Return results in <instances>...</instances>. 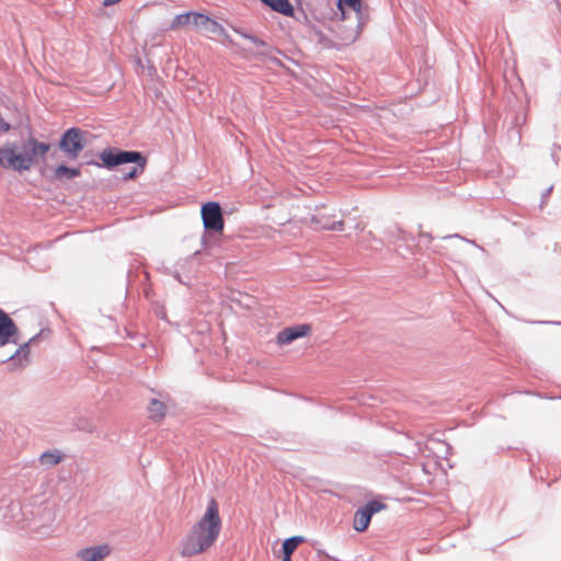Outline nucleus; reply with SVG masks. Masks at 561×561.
Segmentation results:
<instances>
[{
	"instance_id": "16",
	"label": "nucleus",
	"mask_w": 561,
	"mask_h": 561,
	"mask_svg": "<svg viewBox=\"0 0 561 561\" xmlns=\"http://www.w3.org/2000/svg\"><path fill=\"white\" fill-rule=\"evenodd\" d=\"M191 19H192V13L191 12H187V13H183V14H179L176 15L173 21L171 22V30H179L187 24L191 23Z\"/></svg>"
},
{
	"instance_id": "2",
	"label": "nucleus",
	"mask_w": 561,
	"mask_h": 561,
	"mask_svg": "<svg viewBox=\"0 0 561 561\" xmlns=\"http://www.w3.org/2000/svg\"><path fill=\"white\" fill-rule=\"evenodd\" d=\"M50 149V145L41 142L34 137H28L22 145L5 144L0 148V165L14 171H27L43 158Z\"/></svg>"
},
{
	"instance_id": "4",
	"label": "nucleus",
	"mask_w": 561,
	"mask_h": 561,
	"mask_svg": "<svg viewBox=\"0 0 561 561\" xmlns=\"http://www.w3.org/2000/svg\"><path fill=\"white\" fill-rule=\"evenodd\" d=\"M84 133L79 128H70L62 135L59 147L71 159H77L85 146Z\"/></svg>"
},
{
	"instance_id": "23",
	"label": "nucleus",
	"mask_w": 561,
	"mask_h": 561,
	"mask_svg": "<svg viewBox=\"0 0 561 561\" xmlns=\"http://www.w3.org/2000/svg\"><path fill=\"white\" fill-rule=\"evenodd\" d=\"M20 351H27V344H24V346H22Z\"/></svg>"
},
{
	"instance_id": "6",
	"label": "nucleus",
	"mask_w": 561,
	"mask_h": 561,
	"mask_svg": "<svg viewBox=\"0 0 561 561\" xmlns=\"http://www.w3.org/2000/svg\"><path fill=\"white\" fill-rule=\"evenodd\" d=\"M387 508L385 503L379 501H370L365 506L358 508L353 518V528L358 531H365L371 520V516Z\"/></svg>"
},
{
	"instance_id": "15",
	"label": "nucleus",
	"mask_w": 561,
	"mask_h": 561,
	"mask_svg": "<svg viewBox=\"0 0 561 561\" xmlns=\"http://www.w3.org/2000/svg\"><path fill=\"white\" fill-rule=\"evenodd\" d=\"M305 541L304 537L300 536H294L288 539H286L283 542V554L285 556H291L294 551L298 548L300 543Z\"/></svg>"
},
{
	"instance_id": "17",
	"label": "nucleus",
	"mask_w": 561,
	"mask_h": 561,
	"mask_svg": "<svg viewBox=\"0 0 561 561\" xmlns=\"http://www.w3.org/2000/svg\"><path fill=\"white\" fill-rule=\"evenodd\" d=\"M39 460L43 465L54 466L61 461V456L55 453H44Z\"/></svg>"
},
{
	"instance_id": "1",
	"label": "nucleus",
	"mask_w": 561,
	"mask_h": 561,
	"mask_svg": "<svg viewBox=\"0 0 561 561\" xmlns=\"http://www.w3.org/2000/svg\"><path fill=\"white\" fill-rule=\"evenodd\" d=\"M222 522L219 505L213 497L203 516L192 526L181 546V556L190 558L208 551L218 540Z\"/></svg>"
},
{
	"instance_id": "21",
	"label": "nucleus",
	"mask_w": 561,
	"mask_h": 561,
	"mask_svg": "<svg viewBox=\"0 0 561 561\" xmlns=\"http://www.w3.org/2000/svg\"><path fill=\"white\" fill-rule=\"evenodd\" d=\"M256 47H261V46H264L265 43L260 39V38H256V37H252V36H247Z\"/></svg>"
},
{
	"instance_id": "20",
	"label": "nucleus",
	"mask_w": 561,
	"mask_h": 561,
	"mask_svg": "<svg viewBox=\"0 0 561 561\" xmlns=\"http://www.w3.org/2000/svg\"><path fill=\"white\" fill-rule=\"evenodd\" d=\"M10 129V124L7 123L2 117H0V130L2 133H7Z\"/></svg>"
},
{
	"instance_id": "10",
	"label": "nucleus",
	"mask_w": 561,
	"mask_h": 561,
	"mask_svg": "<svg viewBox=\"0 0 561 561\" xmlns=\"http://www.w3.org/2000/svg\"><path fill=\"white\" fill-rule=\"evenodd\" d=\"M111 550V547L104 543L81 549L77 556L81 561H102L107 556H110Z\"/></svg>"
},
{
	"instance_id": "12",
	"label": "nucleus",
	"mask_w": 561,
	"mask_h": 561,
	"mask_svg": "<svg viewBox=\"0 0 561 561\" xmlns=\"http://www.w3.org/2000/svg\"><path fill=\"white\" fill-rule=\"evenodd\" d=\"M149 416L154 421H161L167 413V405L157 399H152L148 407Z\"/></svg>"
},
{
	"instance_id": "7",
	"label": "nucleus",
	"mask_w": 561,
	"mask_h": 561,
	"mask_svg": "<svg viewBox=\"0 0 561 561\" xmlns=\"http://www.w3.org/2000/svg\"><path fill=\"white\" fill-rule=\"evenodd\" d=\"M202 219L207 230L215 232H221L224 230L225 221L221 207L218 203L209 202L204 204L202 207Z\"/></svg>"
},
{
	"instance_id": "13",
	"label": "nucleus",
	"mask_w": 561,
	"mask_h": 561,
	"mask_svg": "<svg viewBox=\"0 0 561 561\" xmlns=\"http://www.w3.org/2000/svg\"><path fill=\"white\" fill-rule=\"evenodd\" d=\"M337 8L341 12L342 19H345L346 10H352L360 14L362 0H337Z\"/></svg>"
},
{
	"instance_id": "18",
	"label": "nucleus",
	"mask_w": 561,
	"mask_h": 561,
	"mask_svg": "<svg viewBox=\"0 0 561 561\" xmlns=\"http://www.w3.org/2000/svg\"><path fill=\"white\" fill-rule=\"evenodd\" d=\"M203 28L210 33L224 32V27L215 20H211L209 16H207V22H205Z\"/></svg>"
},
{
	"instance_id": "19",
	"label": "nucleus",
	"mask_w": 561,
	"mask_h": 561,
	"mask_svg": "<svg viewBox=\"0 0 561 561\" xmlns=\"http://www.w3.org/2000/svg\"><path fill=\"white\" fill-rule=\"evenodd\" d=\"M191 13H192V19H191L190 24H193L196 27H204L205 22H207V15H204V14L197 13V12H191Z\"/></svg>"
},
{
	"instance_id": "11",
	"label": "nucleus",
	"mask_w": 561,
	"mask_h": 561,
	"mask_svg": "<svg viewBox=\"0 0 561 561\" xmlns=\"http://www.w3.org/2000/svg\"><path fill=\"white\" fill-rule=\"evenodd\" d=\"M274 11L282 13L286 16L294 15V8L288 0H261Z\"/></svg>"
},
{
	"instance_id": "22",
	"label": "nucleus",
	"mask_w": 561,
	"mask_h": 561,
	"mask_svg": "<svg viewBox=\"0 0 561 561\" xmlns=\"http://www.w3.org/2000/svg\"><path fill=\"white\" fill-rule=\"evenodd\" d=\"M282 561H291V556H283V560Z\"/></svg>"
},
{
	"instance_id": "3",
	"label": "nucleus",
	"mask_w": 561,
	"mask_h": 561,
	"mask_svg": "<svg viewBox=\"0 0 561 561\" xmlns=\"http://www.w3.org/2000/svg\"><path fill=\"white\" fill-rule=\"evenodd\" d=\"M101 160L107 168L116 167L123 163H136L131 171L124 175L125 180L134 179L141 174L146 168L147 160L137 151H122V150H103Z\"/></svg>"
},
{
	"instance_id": "5",
	"label": "nucleus",
	"mask_w": 561,
	"mask_h": 561,
	"mask_svg": "<svg viewBox=\"0 0 561 561\" xmlns=\"http://www.w3.org/2000/svg\"><path fill=\"white\" fill-rule=\"evenodd\" d=\"M310 221L317 229L342 230L344 226L343 219H337L335 209L325 206L318 207Z\"/></svg>"
},
{
	"instance_id": "14",
	"label": "nucleus",
	"mask_w": 561,
	"mask_h": 561,
	"mask_svg": "<svg viewBox=\"0 0 561 561\" xmlns=\"http://www.w3.org/2000/svg\"><path fill=\"white\" fill-rule=\"evenodd\" d=\"M81 174L80 168H68L66 165H59L55 169V178L58 180H70Z\"/></svg>"
},
{
	"instance_id": "9",
	"label": "nucleus",
	"mask_w": 561,
	"mask_h": 561,
	"mask_svg": "<svg viewBox=\"0 0 561 561\" xmlns=\"http://www.w3.org/2000/svg\"><path fill=\"white\" fill-rule=\"evenodd\" d=\"M18 327L14 321L0 309V346L9 343H16Z\"/></svg>"
},
{
	"instance_id": "8",
	"label": "nucleus",
	"mask_w": 561,
	"mask_h": 561,
	"mask_svg": "<svg viewBox=\"0 0 561 561\" xmlns=\"http://www.w3.org/2000/svg\"><path fill=\"white\" fill-rule=\"evenodd\" d=\"M310 332L311 327L309 324H297L293 327H287L277 333L276 343L279 346L290 344L297 339L308 336Z\"/></svg>"
}]
</instances>
